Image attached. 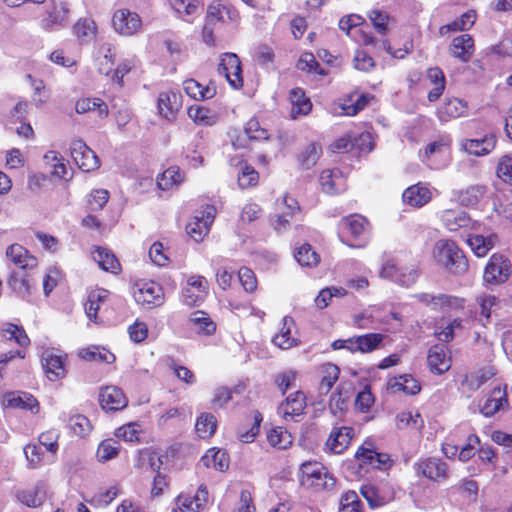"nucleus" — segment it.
Returning a JSON list of instances; mask_svg holds the SVG:
<instances>
[{"instance_id":"26","label":"nucleus","mask_w":512,"mask_h":512,"mask_svg":"<svg viewBox=\"0 0 512 512\" xmlns=\"http://www.w3.org/2000/svg\"><path fill=\"white\" fill-rule=\"evenodd\" d=\"M115 60V48L110 43L100 45L94 55V62L99 73L109 75Z\"/></svg>"},{"instance_id":"4","label":"nucleus","mask_w":512,"mask_h":512,"mask_svg":"<svg viewBox=\"0 0 512 512\" xmlns=\"http://www.w3.org/2000/svg\"><path fill=\"white\" fill-rule=\"evenodd\" d=\"M276 215L272 222L276 231H286L290 226L291 221L300 214V206L297 200L288 195L276 200Z\"/></svg>"},{"instance_id":"45","label":"nucleus","mask_w":512,"mask_h":512,"mask_svg":"<svg viewBox=\"0 0 512 512\" xmlns=\"http://www.w3.org/2000/svg\"><path fill=\"white\" fill-rule=\"evenodd\" d=\"M109 296V291L105 289H96L89 293L85 304V312L89 319H96L100 304L104 303Z\"/></svg>"},{"instance_id":"5","label":"nucleus","mask_w":512,"mask_h":512,"mask_svg":"<svg viewBox=\"0 0 512 512\" xmlns=\"http://www.w3.org/2000/svg\"><path fill=\"white\" fill-rule=\"evenodd\" d=\"M112 25L118 34L132 36L141 30L142 20L136 12L128 9H119L113 14Z\"/></svg>"},{"instance_id":"9","label":"nucleus","mask_w":512,"mask_h":512,"mask_svg":"<svg viewBox=\"0 0 512 512\" xmlns=\"http://www.w3.org/2000/svg\"><path fill=\"white\" fill-rule=\"evenodd\" d=\"M510 262L502 255L494 254L487 263L483 279L488 284L504 283L510 276Z\"/></svg>"},{"instance_id":"6","label":"nucleus","mask_w":512,"mask_h":512,"mask_svg":"<svg viewBox=\"0 0 512 512\" xmlns=\"http://www.w3.org/2000/svg\"><path fill=\"white\" fill-rule=\"evenodd\" d=\"M380 276L400 285L410 286L416 282L418 273L413 267L399 266V264L392 259L383 264Z\"/></svg>"},{"instance_id":"53","label":"nucleus","mask_w":512,"mask_h":512,"mask_svg":"<svg viewBox=\"0 0 512 512\" xmlns=\"http://www.w3.org/2000/svg\"><path fill=\"white\" fill-rule=\"evenodd\" d=\"M181 182L182 176L177 167L168 168L157 179V185L161 190H168Z\"/></svg>"},{"instance_id":"61","label":"nucleus","mask_w":512,"mask_h":512,"mask_svg":"<svg viewBox=\"0 0 512 512\" xmlns=\"http://www.w3.org/2000/svg\"><path fill=\"white\" fill-rule=\"evenodd\" d=\"M118 452L119 445L111 440H106L99 445L96 455L100 462H106L115 458Z\"/></svg>"},{"instance_id":"25","label":"nucleus","mask_w":512,"mask_h":512,"mask_svg":"<svg viewBox=\"0 0 512 512\" xmlns=\"http://www.w3.org/2000/svg\"><path fill=\"white\" fill-rule=\"evenodd\" d=\"M388 389L392 393L403 392L407 395H416L420 392L421 385L412 375L403 374L390 379Z\"/></svg>"},{"instance_id":"59","label":"nucleus","mask_w":512,"mask_h":512,"mask_svg":"<svg viewBox=\"0 0 512 512\" xmlns=\"http://www.w3.org/2000/svg\"><path fill=\"white\" fill-rule=\"evenodd\" d=\"M4 337L7 340H14L21 347H27L30 343V339L25 330L13 324H9L7 328L4 329Z\"/></svg>"},{"instance_id":"7","label":"nucleus","mask_w":512,"mask_h":512,"mask_svg":"<svg viewBox=\"0 0 512 512\" xmlns=\"http://www.w3.org/2000/svg\"><path fill=\"white\" fill-rule=\"evenodd\" d=\"M341 227L346 229L348 233L358 243H352V247H364L369 240L370 225L366 218L361 215L355 214L345 217L341 220Z\"/></svg>"},{"instance_id":"12","label":"nucleus","mask_w":512,"mask_h":512,"mask_svg":"<svg viewBox=\"0 0 512 512\" xmlns=\"http://www.w3.org/2000/svg\"><path fill=\"white\" fill-rule=\"evenodd\" d=\"M219 72L226 77L227 81L234 89H239L243 86L241 62L236 54L224 53L221 56Z\"/></svg>"},{"instance_id":"47","label":"nucleus","mask_w":512,"mask_h":512,"mask_svg":"<svg viewBox=\"0 0 512 512\" xmlns=\"http://www.w3.org/2000/svg\"><path fill=\"white\" fill-rule=\"evenodd\" d=\"M296 261L301 266L313 267L319 263V255L312 249L308 243L302 244L294 253Z\"/></svg>"},{"instance_id":"41","label":"nucleus","mask_w":512,"mask_h":512,"mask_svg":"<svg viewBox=\"0 0 512 512\" xmlns=\"http://www.w3.org/2000/svg\"><path fill=\"white\" fill-rule=\"evenodd\" d=\"M204 466L214 468L218 471H224L229 467L228 454L221 449L212 448L201 458Z\"/></svg>"},{"instance_id":"33","label":"nucleus","mask_w":512,"mask_h":512,"mask_svg":"<svg viewBox=\"0 0 512 512\" xmlns=\"http://www.w3.org/2000/svg\"><path fill=\"white\" fill-rule=\"evenodd\" d=\"M356 458L361 459L377 468L385 466L390 458L385 453H378L371 443L365 442L356 452Z\"/></svg>"},{"instance_id":"44","label":"nucleus","mask_w":512,"mask_h":512,"mask_svg":"<svg viewBox=\"0 0 512 512\" xmlns=\"http://www.w3.org/2000/svg\"><path fill=\"white\" fill-rule=\"evenodd\" d=\"M340 370L332 363H325L321 367V381L319 391L321 394H327L335 382L338 380Z\"/></svg>"},{"instance_id":"35","label":"nucleus","mask_w":512,"mask_h":512,"mask_svg":"<svg viewBox=\"0 0 512 512\" xmlns=\"http://www.w3.org/2000/svg\"><path fill=\"white\" fill-rule=\"evenodd\" d=\"M467 113V105L461 99H448L438 110V117L441 121H448L450 118L464 116Z\"/></svg>"},{"instance_id":"27","label":"nucleus","mask_w":512,"mask_h":512,"mask_svg":"<svg viewBox=\"0 0 512 512\" xmlns=\"http://www.w3.org/2000/svg\"><path fill=\"white\" fill-rule=\"evenodd\" d=\"M3 405L8 408H21L38 411L37 400L28 393L9 392L4 395Z\"/></svg>"},{"instance_id":"11","label":"nucleus","mask_w":512,"mask_h":512,"mask_svg":"<svg viewBox=\"0 0 512 512\" xmlns=\"http://www.w3.org/2000/svg\"><path fill=\"white\" fill-rule=\"evenodd\" d=\"M207 501L208 490L206 486L200 485L193 496L181 493L176 499V506L172 512H201Z\"/></svg>"},{"instance_id":"36","label":"nucleus","mask_w":512,"mask_h":512,"mask_svg":"<svg viewBox=\"0 0 512 512\" xmlns=\"http://www.w3.org/2000/svg\"><path fill=\"white\" fill-rule=\"evenodd\" d=\"M496 374L493 367H486L478 371L468 373L464 376L461 384L463 387L471 391L479 389L485 382L491 379Z\"/></svg>"},{"instance_id":"19","label":"nucleus","mask_w":512,"mask_h":512,"mask_svg":"<svg viewBox=\"0 0 512 512\" xmlns=\"http://www.w3.org/2000/svg\"><path fill=\"white\" fill-rule=\"evenodd\" d=\"M6 258L16 267L23 270H32L38 265L36 257L19 244H12L6 249Z\"/></svg>"},{"instance_id":"14","label":"nucleus","mask_w":512,"mask_h":512,"mask_svg":"<svg viewBox=\"0 0 512 512\" xmlns=\"http://www.w3.org/2000/svg\"><path fill=\"white\" fill-rule=\"evenodd\" d=\"M100 406L105 411H119L124 409L128 400L123 391L116 386H106L99 393Z\"/></svg>"},{"instance_id":"10","label":"nucleus","mask_w":512,"mask_h":512,"mask_svg":"<svg viewBox=\"0 0 512 512\" xmlns=\"http://www.w3.org/2000/svg\"><path fill=\"white\" fill-rule=\"evenodd\" d=\"M418 476L425 477L431 481L446 480L448 478V466L438 458L420 459L414 464Z\"/></svg>"},{"instance_id":"57","label":"nucleus","mask_w":512,"mask_h":512,"mask_svg":"<svg viewBox=\"0 0 512 512\" xmlns=\"http://www.w3.org/2000/svg\"><path fill=\"white\" fill-rule=\"evenodd\" d=\"M171 7L181 16H190L199 10V0H169Z\"/></svg>"},{"instance_id":"38","label":"nucleus","mask_w":512,"mask_h":512,"mask_svg":"<svg viewBox=\"0 0 512 512\" xmlns=\"http://www.w3.org/2000/svg\"><path fill=\"white\" fill-rule=\"evenodd\" d=\"M183 88L186 94L195 100L211 99L216 94L215 87L204 86L194 79L184 81Z\"/></svg>"},{"instance_id":"40","label":"nucleus","mask_w":512,"mask_h":512,"mask_svg":"<svg viewBox=\"0 0 512 512\" xmlns=\"http://www.w3.org/2000/svg\"><path fill=\"white\" fill-rule=\"evenodd\" d=\"M426 77L429 82L434 85V88L428 93V100L430 102H435L440 98L445 89L446 82L444 73L440 68L432 67L427 70Z\"/></svg>"},{"instance_id":"62","label":"nucleus","mask_w":512,"mask_h":512,"mask_svg":"<svg viewBox=\"0 0 512 512\" xmlns=\"http://www.w3.org/2000/svg\"><path fill=\"white\" fill-rule=\"evenodd\" d=\"M322 149L318 144L311 143L302 153L300 161L303 167L310 168L316 164L320 158Z\"/></svg>"},{"instance_id":"20","label":"nucleus","mask_w":512,"mask_h":512,"mask_svg":"<svg viewBox=\"0 0 512 512\" xmlns=\"http://www.w3.org/2000/svg\"><path fill=\"white\" fill-rule=\"evenodd\" d=\"M450 54L463 63L468 62L474 54V40L469 34L453 38L449 46Z\"/></svg>"},{"instance_id":"21","label":"nucleus","mask_w":512,"mask_h":512,"mask_svg":"<svg viewBox=\"0 0 512 512\" xmlns=\"http://www.w3.org/2000/svg\"><path fill=\"white\" fill-rule=\"evenodd\" d=\"M319 182L322 190L327 194H336L345 189V178L339 169L323 170Z\"/></svg>"},{"instance_id":"34","label":"nucleus","mask_w":512,"mask_h":512,"mask_svg":"<svg viewBox=\"0 0 512 512\" xmlns=\"http://www.w3.org/2000/svg\"><path fill=\"white\" fill-rule=\"evenodd\" d=\"M78 114H85L96 111L100 118H106L109 114L107 104L100 98H82L75 104Z\"/></svg>"},{"instance_id":"8","label":"nucleus","mask_w":512,"mask_h":512,"mask_svg":"<svg viewBox=\"0 0 512 512\" xmlns=\"http://www.w3.org/2000/svg\"><path fill=\"white\" fill-rule=\"evenodd\" d=\"M70 155L75 164L84 172L93 171L100 166V161L94 151L82 140L72 141Z\"/></svg>"},{"instance_id":"15","label":"nucleus","mask_w":512,"mask_h":512,"mask_svg":"<svg viewBox=\"0 0 512 512\" xmlns=\"http://www.w3.org/2000/svg\"><path fill=\"white\" fill-rule=\"evenodd\" d=\"M41 362L45 374L50 381H57L65 377L66 370L61 355L56 354L51 349H47L42 353Z\"/></svg>"},{"instance_id":"3","label":"nucleus","mask_w":512,"mask_h":512,"mask_svg":"<svg viewBox=\"0 0 512 512\" xmlns=\"http://www.w3.org/2000/svg\"><path fill=\"white\" fill-rule=\"evenodd\" d=\"M133 296L139 305L148 309L161 306L164 303L163 289L154 281L136 283Z\"/></svg>"},{"instance_id":"64","label":"nucleus","mask_w":512,"mask_h":512,"mask_svg":"<svg viewBox=\"0 0 512 512\" xmlns=\"http://www.w3.org/2000/svg\"><path fill=\"white\" fill-rule=\"evenodd\" d=\"M69 427L77 436H84L89 433L91 429L90 422L84 415H74L70 417Z\"/></svg>"},{"instance_id":"52","label":"nucleus","mask_w":512,"mask_h":512,"mask_svg":"<svg viewBox=\"0 0 512 512\" xmlns=\"http://www.w3.org/2000/svg\"><path fill=\"white\" fill-rule=\"evenodd\" d=\"M396 422L399 429L411 427L420 430L424 426L423 418L418 412L403 411L396 416Z\"/></svg>"},{"instance_id":"16","label":"nucleus","mask_w":512,"mask_h":512,"mask_svg":"<svg viewBox=\"0 0 512 512\" xmlns=\"http://www.w3.org/2000/svg\"><path fill=\"white\" fill-rule=\"evenodd\" d=\"M181 106V95L175 91H163L158 96V112L163 118L169 121L175 119L176 114L180 110Z\"/></svg>"},{"instance_id":"31","label":"nucleus","mask_w":512,"mask_h":512,"mask_svg":"<svg viewBox=\"0 0 512 512\" xmlns=\"http://www.w3.org/2000/svg\"><path fill=\"white\" fill-rule=\"evenodd\" d=\"M440 217L443 225L450 231L468 227L471 222L469 216L460 210L446 209L442 211Z\"/></svg>"},{"instance_id":"58","label":"nucleus","mask_w":512,"mask_h":512,"mask_svg":"<svg viewBox=\"0 0 512 512\" xmlns=\"http://www.w3.org/2000/svg\"><path fill=\"white\" fill-rule=\"evenodd\" d=\"M368 17L379 34H386L388 32L391 18L387 13L380 10H372L369 12Z\"/></svg>"},{"instance_id":"46","label":"nucleus","mask_w":512,"mask_h":512,"mask_svg":"<svg viewBox=\"0 0 512 512\" xmlns=\"http://www.w3.org/2000/svg\"><path fill=\"white\" fill-rule=\"evenodd\" d=\"M189 322L194 326V329L198 333L205 335H211L216 330L215 323L211 318L203 311H196L191 314Z\"/></svg>"},{"instance_id":"1","label":"nucleus","mask_w":512,"mask_h":512,"mask_svg":"<svg viewBox=\"0 0 512 512\" xmlns=\"http://www.w3.org/2000/svg\"><path fill=\"white\" fill-rule=\"evenodd\" d=\"M434 257L439 264L453 274L460 275L468 269L466 257L453 241H438L434 247Z\"/></svg>"},{"instance_id":"22","label":"nucleus","mask_w":512,"mask_h":512,"mask_svg":"<svg viewBox=\"0 0 512 512\" xmlns=\"http://www.w3.org/2000/svg\"><path fill=\"white\" fill-rule=\"evenodd\" d=\"M432 198L431 191L421 183L408 187L402 195L403 202L414 208L426 205Z\"/></svg>"},{"instance_id":"17","label":"nucleus","mask_w":512,"mask_h":512,"mask_svg":"<svg viewBox=\"0 0 512 512\" xmlns=\"http://www.w3.org/2000/svg\"><path fill=\"white\" fill-rule=\"evenodd\" d=\"M354 430L351 427H334L326 441V448L333 454H342L350 445Z\"/></svg>"},{"instance_id":"39","label":"nucleus","mask_w":512,"mask_h":512,"mask_svg":"<svg viewBox=\"0 0 512 512\" xmlns=\"http://www.w3.org/2000/svg\"><path fill=\"white\" fill-rule=\"evenodd\" d=\"M295 323L292 317L285 316L280 332L274 336L273 343L281 349H289L297 345V339L291 336Z\"/></svg>"},{"instance_id":"63","label":"nucleus","mask_w":512,"mask_h":512,"mask_svg":"<svg viewBox=\"0 0 512 512\" xmlns=\"http://www.w3.org/2000/svg\"><path fill=\"white\" fill-rule=\"evenodd\" d=\"M258 178V172L252 166L245 165L238 176V184L241 188H249L257 184Z\"/></svg>"},{"instance_id":"48","label":"nucleus","mask_w":512,"mask_h":512,"mask_svg":"<svg viewBox=\"0 0 512 512\" xmlns=\"http://www.w3.org/2000/svg\"><path fill=\"white\" fill-rule=\"evenodd\" d=\"M216 427V418L210 413H202L197 418L195 425L196 432L201 438H208L212 436L216 430Z\"/></svg>"},{"instance_id":"29","label":"nucleus","mask_w":512,"mask_h":512,"mask_svg":"<svg viewBox=\"0 0 512 512\" xmlns=\"http://www.w3.org/2000/svg\"><path fill=\"white\" fill-rule=\"evenodd\" d=\"M507 403L505 390L498 386L491 391L490 395L481 406L480 411L484 416L490 417L501 410Z\"/></svg>"},{"instance_id":"42","label":"nucleus","mask_w":512,"mask_h":512,"mask_svg":"<svg viewBox=\"0 0 512 512\" xmlns=\"http://www.w3.org/2000/svg\"><path fill=\"white\" fill-rule=\"evenodd\" d=\"M187 113L197 125L211 126L217 122L216 113L204 106L192 105L188 108Z\"/></svg>"},{"instance_id":"32","label":"nucleus","mask_w":512,"mask_h":512,"mask_svg":"<svg viewBox=\"0 0 512 512\" xmlns=\"http://www.w3.org/2000/svg\"><path fill=\"white\" fill-rule=\"evenodd\" d=\"M289 98L292 105L290 114L293 119H296L299 116H305L311 111L312 103L309 98L305 97L302 89H292Z\"/></svg>"},{"instance_id":"13","label":"nucleus","mask_w":512,"mask_h":512,"mask_svg":"<svg viewBox=\"0 0 512 512\" xmlns=\"http://www.w3.org/2000/svg\"><path fill=\"white\" fill-rule=\"evenodd\" d=\"M208 282L205 277L192 275L187 279V286L183 289V301L188 306H197L207 294Z\"/></svg>"},{"instance_id":"43","label":"nucleus","mask_w":512,"mask_h":512,"mask_svg":"<svg viewBox=\"0 0 512 512\" xmlns=\"http://www.w3.org/2000/svg\"><path fill=\"white\" fill-rule=\"evenodd\" d=\"M486 193L485 186L473 185L455 193L458 202L463 206L476 205Z\"/></svg>"},{"instance_id":"54","label":"nucleus","mask_w":512,"mask_h":512,"mask_svg":"<svg viewBox=\"0 0 512 512\" xmlns=\"http://www.w3.org/2000/svg\"><path fill=\"white\" fill-rule=\"evenodd\" d=\"M302 473V484L308 485L312 482V479H319L325 477V467L317 462L304 463L301 466Z\"/></svg>"},{"instance_id":"30","label":"nucleus","mask_w":512,"mask_h":512,"mask_svg":"<svg viewBox=\"0 0 512 512\" xmlns=\"http://www.w3.org/2000/svg\"><path fill=\"white\" fill-rule=\"evenodd\" d=\"M93 260L99 265V267L105 271L117 274L121 270V265L115 255L101 247H97L92 252Z\"/></svg>"},{"instance_id":"24","label":"nucleus","mask_w":512,"mask_h":512,"mask_svg":"<svg viewBox=\"0 0 512 512\" xmlns=\"http://www.w3.org/2000/svg\"><path fill=\"white\" fill-rule=\"evenodd\" d=\"M383 341V335L379 333H369L348 339L349 351L368 353L378 348Z\"/></svg>"},{"instance_id":"23","label":"nucleus","mask_w":512,"mask_h":512,"mask_svg":"<svg viewBox=\"0 0 512 512\" xmlns=\"http://www.w3.org/2000/svg\"><path fill=\"white\" fill-rule=\"evenodd\" d=\"M306 407V397L302 391H296L289 395L285 402H283L278 411L287 420L288 418H294L300 416Z\"/></svg>"},{"instance_id":"51","label":"nucleus","mask_w":512,"mask_h":512,"mask_svg":"<svg viewBox=\"0 0 512 512\" xmlns=\"http://www.w3.org/2000/svg\"><path fill=\"white\" fill-rule=\"evenodd\" d=\"M80 357L88 361H100L111 363L115 360V356L105 348L91 346L80 351Z\"/></svg>"},{"instance_id":"37","label":"nucleus","mask_w":512,"mask_h":512,"mask_svg":"<svg viewBox=\"0 0 512 512\" xmlns=\"http://www.w3.org/2000/svg\"><path fill=\"white\" fill-rule=\"evenodd\" d=\"M8 285L18 297L29 300L32 294L33 283L28 275L12 273L8 280Z\"/></svg>"},{"instance_id":"60","label":"nucleus","mask_w":512,"mask_h":512,"mask_svg":"<svg viewBox=\"0 0 512 512\" xmlns=\"http://www.w3.org/2000/svg\"><path fill=\"white\" fill-rule=\"evenodd\" d=\"M434 301V309L444 307L449 309H462L465 305V299L446 294L437 295V298Z\"/></svg>"},{"instance_id":"49","label":"nucleus","mask_w":512,"mask_h":512,"mask_svg":"<svg viewBox=\"0 0 512 512\" xmlns=\"http://www.w3.org/2000/svg\"><path fill=\"white\" fill-rule=\"evenodd\" d=\"M467 242L478 257L485 256L494 245L492 237H484L479 234L470 235Z\"/></svg>"},{"instance_id":"50","label":"nucleus","mask_w":512,"mask_h":512,"mask_svg":"<svg viewBox=\"0 0 512 512\" xmlns=\"http://www.w3.org/2000/svg\"><path fill=\"white\" fill-rule=\"evenodd\" d=\"M267 440L271 446L278 449H286L292 444L291 434L282 427L272 429L267 435Z\"/></svg>"},{"instance_id":"56","label":"nucleus","mask_w":512,"mask_h":512,"mask_svg":"<svg viewBox=\"0 0 512 512\" xmlns=\"http://www.w3.org/2000/svg\"><path fill=\"white\" fill-rule=\"evenodd\" d=\"M68 12L69 8L67 3L60 2L59 4H55L52 10L48 13L45 27L50 28L53 25L61 24L66 20Z\"/></svg>"},{"instance_id":"55","label":"nucleus","mask_w":512,"mask_h":512,"mask_svg":"<svg viewBox=\"0 0 512 512\" xmlns=\"http://www.w3.org/2000/svg\"><path fill=\"white\" fill-rule=\"evenodd\" d=\"M339 512H363L362 503L354 491H347L341 497Z\"/></svg>"},{"instance_id":"2","label":"nucleus","mask_w":512,"mask_h":512,"mask_svg":"<svg viewBox=\"0 0 512 512\" xmlns=\"http://www.w3.org/2000/svg\"><path fill=\"white\" fill-rule=\"evenodd\" d=\"M216 209L214 206L206 205L196 211L194 217L186 225L187 234L196 242H201L209 233L214 222Z\"/></svg>"},{"instance_id":"28","label":"nucleus","mask_w":512,"mask_h":512,"mask_svg":"<svg viewBox=\"0 0 512 512\" xmlns=\"http://www.w3.org/2000/svg\"><path fill=\"white\" fill-rule=\"evenodd\" d=\"M496 145V137L494 135H486L482 139H467L463 142L464 150L475 156H484L489 154Z\"/></svg>"},{"instance_id":"18","label":"nucleus","mask_w":512,"mask_h":512,"mask_svg":"<svg viewBox=\"0 0 512 512\" xmlns=\"http://www.w3.org/2000/svg\"><path fill=\"white\" fill-rule=\"evenodd\" d=\"M427 362L432 373L443 374L451 367V358L447 354L446 346L437 344L432 346L427 355Z\"/></svg>"}]
</instances>
